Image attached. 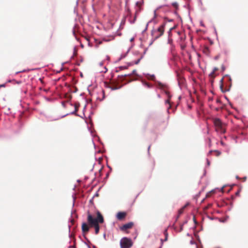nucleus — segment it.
<instances>
[{"label": "nucleus", "mask_w": 248, "mask_h": 248, "mask_svg": "<svg viewBox=\"0 0 248 248\" xmlns=\"http://www.w3.org/2000/svg\"><path fill=\"white\" fill-rule=\"evenodd\" d=\"M87 222L89 225L85 222L82 224V231L83 233H87L89 231V226L93 227L95 229V233L97 234L100 230L99 224L104 223V219L101 213L97 211L96 213V217L92 215L89 212L87 213Z\"/></svg>", "instance_id": "1"}, {"label": "nucleus", "mask_w": 248, "mask_h": 248, "mask_svg": "<svg viewBox=\"0 0 248 248\" xmlns=\"http://www.w3.org/2000/svg\"><path fill=\"white\" fill-rule=\"evenodd\" d=\"M213 123L216 127V130L220 133H224L225 132V124L223 123L219 118L213 119Z\"/></svg>", "instance_id": "2"}, {"label": "nucleus", "mask_w": 248, "mask_h": 248, "mask_svg": "<svg viewBox=\"0 0 248 248\" xmlns=\"http://www.w3.org/2000/svg\"><path fill=\"white\" fill-rule=\"evenodd\" d=\"M133 245V243L131 238L124 237L120 241V245L121 248H131Z\"/></svg>", "instance_id": "3"}, {"label": "nucleus", "mask_w": 248, "mask_h": 248, "mask_svg": "<svg viewBox=\"0 0 248 248\" xmlns=\"http://www.w3.org/2000/svg\"><path fill=\"white\" fill-rule=\"evenodd\" d=\"M165 24L160 26L156 30H154L152 32V35L155 39H157L162 36L164 31Z\"/></svg>", "instance_id": "4"}, {"label": "nucleus", "mask_w": 248, "mask_h": 248, "mask_svg": "<svg viewBox=\"0 0 248 248\" xmlns=\"http://www.w3.org/2000/svg\"><path fill=\"white\" fill-rule=\"evenodd\" d=\"M133 226V222H130L121 226L120 229L122 231L126 232L127 230L132 228Z\"/></svg>", "instance_id": "5"}, {"label": "nucleus", "mask_w": 248, "mask_h": 248, "mask_svg": "<svg viewBox=\"0 0 248 248\" xmlns=\"http://www.w3.org/2000/svg\"><path fill=\"white\" fill-rule=\"evenodd\" d=\"M126 213L125 212H119L116 215L117 218L119 220H123L126 216Z\"/></svg>", "instance_id": "6"}, {"label": "nucleus", "mask_w": 248, "mask_h": 248, "mask_svg": "<svg viewBox=\"0 0 248 248\" xmlns=\"http://www.w3.org/2000/svg\"><path fill=\"white\" fill-rule=\"evenodd\" d=\"M202 52L206 55H208L210 53V50L208 47L205 46L202 48Z\"/></svg>", "instance_id": "7"}, {"label": "nucleus", "mask_w": 248, "mask_h": 248, "mask_svg": "<svg viewBox=\"0 0 248 248\" xmlns=\"http://www.w3.org/2000/svg\"><path fill=\"white\" fill-rule=\"evenodd\" d=\"M187 205H186L185 206H184L183 207H182L178 211V214H179V215H180L181 214H182L185 209L186 208V207Z\"/></svg>", "instance_id": "8"}, {"label": "nucleus", "mask_w": 248, "mask_h": 248, "mask_svg": "<svg viewBox=\"0 0 248 248\" xmlns=\"http://www.w3.org/2000/svg\"><path fill=\"white\" fill-rule=\"evenodd\" d=\"M108 87L111 89L112 90H114L118 89V88L114 85H108Z\"/></svg>", "instance_id": "9"}, {"label": "nucleus", "mask_w": 248, "mask_h": 248, "mask_svg": "<svg viewBox=\"0 0 248 248\" xmlns=\"http://www.w3.org/2000/svg\"><path fill=\"white\" fill-rule=\"evenodd\" d=\"M95 46L98 47L102 43V41L100 40H95Z\"/></svg>", "instance_id": "10"}, {"label": "nucleus", "mask_w": 248, "mask_h": 248, "mask_svg": "<svg viewBox=\"0 0 248 248\" xmlns=\"http://www.w3.org/2000/svg\"><path fill=\"white\" fill-rule=\"evenodd\" d=\"M164 233H165V241H167V239H168V233L167 232V230H165V231H164Z\"/></svg>", "instance_id": "11"}, {"label": "nucleus", "mask_w": 248, "mask_h": 248, "mask_svg": "<svg viewBox=\"0 0 248 248\" xmlns=\"http://www.w3.org/2000/svg\"><path fill=\"white\" fill-rule=\"evenodd\" d=\"M215 153L216 154V155L217 156H219V155H221V152L218 151H217V150L215 151Z\"/></svg>", "instance_id": "12"}, {"label": "nucleus", "mask_w": 248, "mask_h": 248, "mask_svg": "<svg viewBox=\"0 0 248 248\" xmlns=\"http://www.w3.org/2000/svg\"><path fill=\"white\" fill-rule=\"evenodd\" d=\"M172 5L174 7H175L176 8H177L178 6V4L177 2H173V3H172Z\"/></svg>", "instance_id": "13"}, {"label": "nucleus", "mask_w": 248, "mask_h": 248, "mask_svg": "<svg viewBox=\"0 0 248 248\" xmlns=\"http://www.w3.org/2000/svg\"><path fill=\"white\" fill-rule=\"evenodd\" d=\"M215 71H213V72L210 74V76L214 78V77Z\"/></svg>", "instance_id": "14"}, {"label": "nucleus", "mask_w": 248, "mask_h": 248, "mask_svg": "<svg viewBox=\"0 0 248 248\" xmlns=\"http://www.w3.org/2000/svg\"><path fill=\"white\" fill-rule=\"evenodd\" d=\"M140 59H139L137 61H136V62H135V64H137L139 63L140 61Z\"/></svg>", "instance_id": "15"}, {"label": "nucleus", "mask_w": 248, "mask_h": 248, "mask_svg": "<svg viewBox=\"0 0 248 248\" xmlns=\"http://www.w3.org/2000/svg\"><path fill=\"white\" fill-rule=\"evenodd\" d=\"M2 87H5V84H1V85H0V88Z\"/></svg>", "instance_id": "16"}, {"label": "nucleus", "mask_w": 248, "mask_h": 248, "mask_svg": "<svg viewBox=\"0 0 248 248\" xmlns=\"http://www.w3.org/2000/svg\"><path fill=\"white\" fill-rule=\"evenodd\" d=\"M217 70V68H215L213 70V71H215V72Z\"/></svg>", "instance_id": "17"}, {"label": "nucleus", "mask_w": 248, "mask_h": 248, "mask_svg": "<svg viewBox=\"0 0 248 248\" xmlns=\"http://www.w3.org/2000/svg\"><path fill=\"white\" fill-rule=\"evenodd\" d=\"M211 204H209L208 206H207L206 208L207 209L209 207L211 206Z\"/></svg>", "instance_id": "18"}, {"label": "nucleus", "mask_w": 248, "mask_h": 248, "mask_svg": "<svg viewBox=\"0 0 248 248\" xmlns=\"http://www.w3.org/2000/svg\"><path fill=\"white\" fill-rule=\"evenodd\" d=\"M220 81L222 83V82H223V78H222V79H221Z\"/></svg>", "instance_id": "19"}, {"label": "nucleus", "mask_w": 248, "mask_h": 248, "mask_svg": "<svg viewBox=\"0 0 248 248\" xmlns=\"http://www.w3.org/2000/svg\"><path fill=\"white\" fill-rule=\"evenodd\" d=\"M150 147H151V146H149V147H148V150H150Z\"/></svg>", "instance_id": "20"}, {"label": "nucleus", "mask_w": 248, "mask_h": 248, "mask_svg": "<svg viewBox=\"0 0 248 248\" xmlns=\"http://www.w3.org/2000/svg\"><path fill=\"white\" fill-rule=\"evenodd\" d=\"M222 87H223V85H222V84H221V88H222Z\"/></svg>", "instance_id": "21"}]
</instances>
